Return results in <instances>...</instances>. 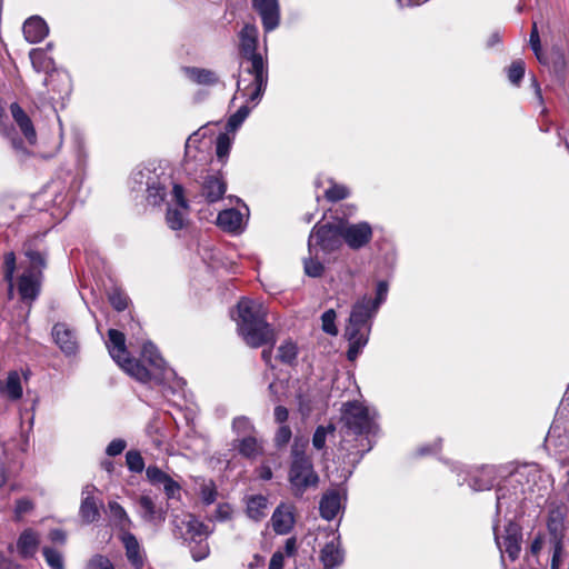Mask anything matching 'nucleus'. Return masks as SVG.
I'll return each mask as SVG.
<instances>
[{"instance_id": "f257e3e1", "label": "nucleus", "mask_w": 569, "mask_h": 569, "mask_svg": "<svg viewBox=\"0 0 569 569\" xmlns=\"http://www.w3.org/2000/svg\"><path fill=\"white\" fill-rule=\"evenodd\" d=\"M108 338L107 347L111 358L127 375L142 383L153 382L162 386L164 390H170L172 393L182 390L184 381L167 366L152 342H143L141 360H137L129 357L126 338L121 331L110 329Z\"/></svg>"}, {"instance_id": "f03ea898", "label": "nucleus", "mask_w": 569, "mask_h": 569, "mask_svg": "<svg viewBox=\"0 0 569 569\" xmlns=\"http://www.w3.org/2000/svg\"><path fill=\"white\" fill-rule=\"evenodd\" d=\"M378 413L376 409L359 401H349L341 408L342 430L347 436H361V449L357 450L355 462H359L363 455L373 447L371 437L379 432Z\"/></svg>"}, {"instance_id": "7ed1b4c3", "label": "nucleus", "mask_w": 569, "mask_h": 569, "mask_svg": "<svg viewBox=\"0 0 569 569\" xmlns=\"http://www.w3.org/2000/svg\"><path fill=\"white\" fill-rule=\"evenodd\" d=\"M131 190L144 192L146 202L152 207H160L169 194V189L180 186L173 181L171 170L162 166L148 164L138 167L131 173Z\"/></svg>"}, {"instance_id": "20e7f679", "label": "nucleus", "mask_w": 569, "mask_h": 569, "mask_svg": "<svg viewBox=\"0 0 569 569\" xmlns=\"http://www.w3.org/2000/svg\"><path fill=\"white\" fill-rule=\"evenodd\" d=\"M237 313L238 331L248 346L258 348L273 340L262 303L242 298L237 305Z\"/></svg>"}, {"instance_id": "39448f33", "label": "nucleus", "mask_w": 569, "mask_h": 569, "mask_svg": "<svg viewBox=\"0 0 569 569\" xmlns=\"http://www.w3.org/2000/svg\"><path fill=\"white\" fill-rule=\"evenodd\" d=\"M375 317L362 302L353 303L345 330V337L349 342L347 358L350 361H353L367 346Z\"/></svg>"}, {"instance_id": "423d86ee", "label": "nucleus", "mask_w": 569, "mask_h": 569, "mask_svg": "<svg viewBox=\"0 0 569 569\" xmlns=\"http://www.w3.org/2000/svg\"><path fill=\"white\" fill-rule=\"evenodd\" d=\"M241 66L243 73L251 76L252 80L243 88H241V84L244 79L238 80V91L247 97V102H252L253 107H257L264 94L269 80L267 47L263 49V54L242 58Z\"/></svg>"}, {"instance_id": "0eeeda50", "label": "nucleus", "mask_w": 569, "mask_h": 569, "mask_svg": "<svg viewBox=\"0 0 569 569\" xmlns=\"http://www.w3.org/2000/svg\"><path fill=\"white\" fill-rule=\"evenodd\" d=\"M39 210H51L54 220H62L69 212V181L56 178L48 182L33 198Z\"/></svg>"}, {"instance_id": "6e6552de", "label": "nucleus", "mask_w": 569, "mask_h": 569, "mask_svg": "<svg viewBox=\"0 0 569 569\" xmlns=\"http://www.w3.org/2000/svg\"><path fill=\"white\" fill-rule=\"evenodd\" d=\"M528 481V475L518 470L511 473L505 481L503 485L497 489V503L496 513L497 516L505 513V517L509 515H516L521 502L526 498L527 488L523 481Z\"/></svg>"}, {"instance_id": "1a4fd4ad", "label": "nucleus", "mask_w": 569, "mask_h": 569, "mask_svg": "<svg viewBox=\"0 0 569 569\" xmlns=\"http://www.w3.org/2000/svg\"><path fill=\"white\" fill-rule=\"evenodd\" d=\"M288 480L295 497H302L309 488H316L319 482L311 458L298 449L292 450Z\"/></svg>"}, {"instance_id": "9d476101", "label": "nucleus", "mask_w": 569, "mask_h": 569, "mask_svg": "<svg viewBox=\"0 0 569 569\" xmlns=\"http://www.w3.org/2000/svg\"><path fill=\"white\" fill-rule=\"evenodd\" d=\"M498 527V520H496L493 522L492 530L495 542L500 551L501 559H503V555L506 553L510 561L517 560L519 558L522 543V529L520 525L512 519H508V522L501 532Z\"/></svg>"}, {"instance_id": "9b49d317", "label": "nucleus", "mask_w": 569, "mask_h": 569, "mask_svg": "<svg viewBox=\"0 0 569 569\" xmlns=\"http://www.w3.org/2000/svg\"><path fill=\"white\" fill-rule=\"evenodd\" d=\"M342 228L331 223L316 224L308 239L309 254L320 249L325 253L333 252L339 249L342 241Z\"/></svg>"}, {"instance_id": "f8f14e48", "label": "nucleus", "mask_w": 569, "mask_h": 569, "mask_svg": "<svg viewBox=\"0 0 569 569\" xmlns=\"http://www.w3.org/2000/svg\"><path fill=\"white\" fill-rule=\"evenodd\" d=\"M36 232L29 236L22 243V253L29 261V269L43 271L48 266L49 248L46 242V233Z\"/></svg>"}, {"instance_id": "ddd939ff", "label": "nucleus", "mask_w": 569, "mask_h": 569, "mask_svg": "<svg viewBox=\"0 0 569 569\" xmlns=\"http://www.w3.org/2000/svg\"><path fill=\"white\" fill-rule=\"evenodd\" d=\"M171 202L168 203L166 222L171 230H181L186 227L189 213V202L182 186H173L170 191Z\"/></svg>"}, {"instance_id": "4468645a", "label": "nucleus", "mask_w": 569, "mask_h": 569, "mask_svg": "<svg viewBox=\"0 0 569 569\" xmlns=\"http://www.w3.org/2000/svg\"><path fill=\"white\" fill-rule=\"evenodd\" d=\"M44 87L48 89V102L54 111L53 102L58 99L68 97L71 92V78L64 70L53 69L43 80Z\"/></svg>"}, {"instance_id": "2eb2a0df", "label": "nucleus", "mask_w": 569, "mask_h": 569, "mask_svg": "<svg viewBox=\"0 0 569 569\" xmlns=\"http://www.w3.org/2000/svg\"><path fill=\"white\" fill-rule=\"evenodd\" d=\"M173 526L174 535L184 541H190V543L198 539H207L210 533L208 527L192 515H186L182 519L174 516Z\"/></svg>"}, {"instance_id": "dca6fc26", "label": "nucleus", "mask_w": 569, "mask_h": 569, "mask_svg": "<svg viewBox=\"0 0 569 569\" xmlns=\"http://www.w3.org/2000/svg\"><path fill=\"white\" fill-rule=\"evenodd\" d=\"M341 228L342 239L352 250L365 248L372 239L373 231L367 221L341 224Z\"/></svg>"}, {"instance_id": "f3484780", "label": "nucleus", "mask_w": 569, "mask_h": 569, "mask_svg": "<svg viewBox=\"0 0 569 569\" xmlns=\"http://www.w3.org/2000/svg\"><path fill=\"white\" fill-rule=\"evenodd\" d=\"M140 508V517L153 526H161L164 523L167 518V506L157 502V497H151L148 493H143L138 499Z\"/></svg>"}, {"instance_id": "a211bd4d", "label": "nucleus", "mask_w": 569, "mask_h": 569, "mask_svg": "<svg viewBox=\"0 0 569 569\" xmlns=\"http://www.w3.org/2000/svg\"><path fill=\"white\" fill-rule=\"evenodd\" d=\"M252 8L261 18L266 32H271L280 23V6L278 0H252Z\"/></svg>"}, {"instance_id": "6ab92c4d", "label": "nucleus", "mask_w": 569, "mask_h": 569, "mask_svg": "<svg viewBox=\"0 0 569 569\" xmlns=\"http://www.w3.org/2000/svg\"><path fill=\"white\" fill-rule=\"evenodd\" d=\"M227 191V182L220 172L208 173L201 182L200 197L208 203L222 199Z\"/></svg>"}, {"instance_id": "aec40b11", "label": "nucleus", "mask_w": 569, "mask_h": 569, "mask_svg": "<svg viewBox=\"0 0 569 569\" xmlns=\"http://www.w3.org/2000/svg\"><path fill=\"white\" fill-rule=\"evenodd\" d=\"M51 333L53 341L67 357L74 356L77 353L79 348L77 335L67 323H56Z\"/></svg>"}, {"instance_id": "412c9836", "label": "nucleus", "mask_w": 569, "mask_h": 569, "mask_svg": "<svg viewBox=\"0 0 569 569\" xmlns=\"http://www.w3.org/2000/svg\"><path fill=\"white\" fill-rule=\"evenodd\" d=\"M146 477L152 486H162L167 499H176L180 496L181 487L168 473L157 466H149L146 469Z\"/></svg>"}, {"instance_id": "4be33fe9", "label": "nucleus", "mask_w": 569, "mask_h": 569, "mask_svg": "<svg viewBox=\"0 0 569 569\" xmlns=\"http://www.w3.org/2000/svg\"><path fill=\"white\" fill-rule=\"evenodd\" d=\"M42 272L38 270H26L18 280V291L23 301H33L40 292Z\"/></svg>"}, {"instance_id": "5701e85b", "label": "nucleus", "mask_w": 569, "mask_h": 569, "mask_svg": "<svg viewBox=\"0 0 569 569\" xmlns=\"http://www.w3.org/2000/svg\"><path fill=\"white\" fill-rule=\"evenodd\" d=\"M97 488L93 485H87L82 489V500L79 515L86 523H92L98 521L100 518V503L93 496Z\"/></svg>"}, {"instance_id": "b1692460", "label": "nucleus", "mask_w": 569, "mask_h": 569, "mask_svg": "<svg viewBox=\"0 0 569 569\" xmlns=\"http://www.w3.org/2000/svg\"><path fill=\"white\" fill-rule=\"evenodd\" d=\"M239 53L241 58L263 54L259 52L258 49V39H259V30L252 23H246L240 30L239 34Z\"/></svg>"}, {"instance_id": "393cba45", "label": "nucleus", "mask_w": 569, "mask_h": 569, "mask_svg": "<svg viewBox=\"0 0 569 569\" xmlns=\"http://www.w3.org/2000/svg\"><path fill=\"white\" fill-rule=\"evenodd\" d=\"M271 523L276 533H289L295 525L293 508L284 503L279 505L272 513Z\"/></svg>"}, {"instance_id": "a878e982", "label": "nucleus", "mask_w": 569, "mask_h": 569, "mask_svg": "<svg viewBox=\"0 0 569 569\" xmlns=\"http://www.w3.org/2000/svg\"><path fill=\"white\" fill-rule=\"evenodd\" d=\"M40 545V535L32 528L24 529L18 540L17 550L21 558L29 559L34 557Z\"/></svg>"}, {"instance_id": "bb28decb", "label": "nucleus", "mask_w": 569, "mask_h": 569, "mask_svg": "<svg viewBox=\"0 0 569 569\" xmlns=\"http://www.w3.org/2000/svg\"><path fill=\"white\" fill-rule=\"evenodd\" d=\"M191 153L192 156L190 157L187 153V150H184V160L182 164L183 171L190 177L196 176L198 172H203L211 159L209 148L196 149Z\"/></svg>"}, {"instance_id": "cd10ccee", "label": "nucleus", "mask_w": 569, "mask_h": 569, "mask_svg": "<svg viewBox=\"0 0 569 569\" xmlns=\"http://www.w3.org/2000/svg\"><path fill=\"white\" fill-rule=\"evenodd\" d=\"M217 226L229 233H240L243 230V214L237 209H224L217 216Z\"/></svg>"}, {"instance_id": "c85d7f7f", "label": "nucleus", "mask_w": 569, "mask_h": 569, "mask_svg": "<svg viewBox=\"0 0 569 569\" xmlns=\"http://www.w3.org/2000/svg\"><path fill=\"white\" fill-rule=\"evenodd\" d=\"M232 446L239 455L250 460H254L263 453V441L256 435L238 438L233 440Z\"/></svg>"}, {"instance_id": "c756f323", "label": "nucleus", "mask_w": 569, "mask_h": 569, "mask_svg": "<svg viewBox=\"0 0 569 569\" xmlns=\"http://www.w3.org/2000/svg\"><path fill=\"white\" fill-rule=\"evenodd\" d=\"M120 540L126 549L128 561L136 568L141 569L144 563V555L140 543L133 533L124 532L120 535Z\"/></svg>"}, {"instance_id": "7c9ffc66", "label": "nucleus", "mask_w": 569, "mask_h": 569, "mask_svg": "<svg viewBox=\"0 0 569 569\" xmlns=\"http://www.w3.org/2000/svg\"><path fill=\"white\" fill-rule=\"evenodd\" d=\"M22 30L26 40L30 43H38L42 41L49 33L47 22L38 16L27 19L23 23Z\"/></svg>"}, {"instance_id": "2f4dec72", "label": "nucleus", "mask_w": 569, "mask_h": 569, "mask_svg": "<svg viewBox=\"0 0 569 569\" xmlns=\"http://www.w3.org/2000/svg\"><path fill=\"white\" fill-rule=\"evenodd\" d=\"M10 111L12 114V118L17 126L19 127L20 131L24 136V138L33 144L37 140L36 130L33 127V123L30 119V117L24 112V110L17 103L13 102L10 106Z\"/></svg>"}, {"instance_id": "473e14b6", "label": "nucleus", "mask_w": 569, "mask_h": 569, "mask_svg": "<svg viewBox=\"0 0 569 569\" xmlns=\"http://www.w3.org/2000/svg\"><path fill=\"white\" fill-rule=\"evenodd\" d=\"M343 550L340 548L339 539L326 543L320 552V560L326 569H335L343 562Z\"/></svg>"}, {"instance_id": "72a5a7b5", "label": "nucleus", "mask_w": 569, "mask_h": 569, "mask_svg": "<svg viewBox=\"0 0 569 569\" xmlns=\"http://www.w3.org/2000/svg\"><path fill=\"white\" fill-rule=\"evenodd\" d=\"M0 395L4 396L10 401H18L22 398L23 388L18 371H10L4 382L0 380Z\"/></svg>"}, {"instance_id": "f704fd0d", "label": "nucleus", "mask_w": 569, "mask_h": 569, "mask_svg": "<svg viewBox=\"0 0 569 569\" xmlns=\"http://www.w3.org/2000/svg\"><path fill=\"white\" fill-rule=\"evenodd\" d=\"M184 76L192 82L201 86H214L219 82V76L210 69L198 67H183Z\"/></svg>"}, {"instance_id": "c9c22d12", "label": "nucleus", "mask_w": 569, "mask_h": 569, "mask_svg": "<svg viewBox=\"0 0 569 569\" xmlns=\"http://www.w3.org/2000/svg\"><path fill=\"white\" fill-rule=\"evenodd\" d=\"M341 509V499L337 491L325 493L319 503L320 516L325 520H332L337 517Z\"/></svg>"}, {"instance_id": "e433bc0d", "label": "nucleus", "mask_w": 569, "mask_h": 569, "mask_svg": "<svg viewBox=\"0 0 569 569\" xmlns=\"http://www.w3.org/2000/svg\"><path fill=\"white\" fill-rule=\"evenodd\" d=\"M108 515L112 525L117 527L121 533L129 532V529L132 526V521L120 503L117 501H109Z\"/></svg>"}, {"instance_id": "4c0bfd02", "label": "nucleus", "mask_w": 569, "mask_h": 569, "mask_svg": "<svg viewBox=\"0 0 569 569\" xmlns=\"http://www.w3.org/2000/svg\"><path fill=\"white\" fill-rule=\"evenodd\" d=\"M496 481L495 467H482L470 480V488L473 491L489 490Z\"/></svg>"}, {"instance_id": "58836bf2", "label": "nucleus", "mask_w": 569, "mask_h": 569, "mask_svg": "<svg viewBox=\"0 0 569 569\" xmlns=\"http://www.w3.org/2000/svg\"><path fill=\"white\" fill-rule=\"evenodd\" d=\"M388 295V283L386 281H379L376 288V298L363 296L356 302H362L371 315H377L380 306L386 301Z\"/></svg>"}, {"instance_id": "ea45409f", "label": "nucleus", "mask_w": 569, "mask_h": 569, "mask_svg": "<svg viewBox=\"0 0 569 569\" xmlns=\"http://www.w3.org/2000/svg\"><path fill=\"white\" fill-rule=\"evenodd\" d=\"M29 58L37 72H46L48 74L51 70L56 69L53 59L48 57L43 49H32L29 52Z\"/></svg>"}, {"instance_id": "a19ab883", "label": "nucleus", "mask_w": 569, "mask_h": 569, "mask_svg": "<svg viewBox=\"0 0 569 569\" xmlns=\"http://www.w3.org/2000/svg\"><path fill=\"white\" fill-rule=\"evenodd\" d=\"M268 499L262 495L252 496L247 501V515L258 521L266 516Z\"/></svg>"}, {"instance_id": "79ce46f5", "label": "nucleus", "mask_w": 569, "mask_h": 569, "mask_svg": "<svg viewBox=\"0 0 569 569\" xmlns=\"http://www.w3.org/2000/svg\"><path fill=\"white\" fill-rule=\"evenodd\" d=\"M17 267V258L13 251L6 252L3 256V279L8 283V293L10 297L13 295V280Z\"/></svg>"}, {"instance_id": "37998d69", "label": "nucleus", "mask_w": 569, "mask_h": 569, "mask_svg": "<svg viewBox=\"0 0 569 569\" xmlns=\"http://www.w3.org/2000/svg\"><path fill=\"white\" fill-rule=\"evenodd\" d=\"M252 102H247L241 106L234 113H232L227 122L226 129L228 132H236L244 120L249 117L251 110L253 109Z\"/></svg>"}, {"instance_id": "c03bdc74", "label": "nucleus", "mask_w": 569, "mask_h": 569, "mask_svg": "<svg viewBox=\"0 0 569 569\" xmlns=\"http://www.w3.org/2000/svg\"><path fill=\"white\" fill-rule=\"evenodd\" d=\"M232 431L239 437H250L256 435V428L252 421L246 416L236 417L232 420Z\"/></svg>"}, {"instance_id": "a18cd8bd", "label": "nucleus", "mask_w": 569, "mask_h": 569, "mask_svg": "<svg viewBox=\"0 0 569 569\" xmlns=\"http://www.w3.org/2000/svg\"><path fill=\"white\" fill-rule=\"evenodd\" d=\"M233 143V138L228 133H220L216 140V154L218 160L223 164L226 163Z\"/></svg>"}, {"instance_id": "49530a36", "label": "nucleus", "mask_w": 569, "mask_h": 569, "mask_svg": "<svg viewBox=\"0 0 569 569\" xmlns=\"http://www.w3.org/2000/svg\"><path fill=\"white\" fill-rule=\"evenodd\" d=\"M548 531L550 533V539L563 538L562 529V515L559 510H552L549 515L547 522Z\"/></svg>"}, {"instance_id": "de8ad7c7", "label": "nucleus", "mask_w": 569, "mask_h": 569, "mask_svg": "<svg viewBox=\"0 0 569 569\" xmlns=\"http://www.w3.org/2000/svg\"><path fill=\"white\" fill-rule=\"evenodd\" d=\"M298 355V348L296 343H293L290 340L284 341L280 347L278 348V359L287 365H291L297 359Z\"/></svg>"}, {"instance_id": "09e8293b", "label": "nucleus", "mask_w": 569, "mask_h": 569, "mask_svg": "<svg viewBox=\"0 0 569 569\" xmlns=\"http://www.w3.org/2000/svg\"><path fill=\"white\" fill-rule=\"evenodd\" d=\"M42 555L51 569H64L63 556L59 550L51 547H43Z\"/></svg>"}, {"instance_id": "8fccbe9b", "label": "nucleus", "mask_w": 569, "mask_h": 569, "mask_svg": "<svg viewBox=\"0 0 569 569\" xmlns=\"http://www.w3.org/2000/svg\"><path fill=\"white\" fill-rule=\"evenodd\" d=\"M305 272L309 277H320L323 272V264L318 259V250L313 251V254H310L309 258H306L303 261Z\"/></svg>"}, {"instance_id": "3c124183", "label": "nucleus", "mask_w": 569, "mask_h": 569, "mask_svg": "<svg viewBox=\"0 0 569 569\" xmlns=\"http://www.w3.org/2000/svg\"><path fill=\"white\" fill-rule=\"evenodd\" d=\"M335 430H336V428L333 425H328L327 427L318 426L312 436V446L317 450L323 449L326 446L327 436L329 433H333Z\"/></svg>"}, {"instance_id": "603ef678", "label": "nucleus", "mask_w": 569, "mask_h": 569, "mask_svg": "<svg viewBox=\"0 0 569 569\" xmlns=\"http://www.w3.org/2000/svg\"><path fill=\"white\" fill-rule=\"evenodd\" d=\"M552 546V558L550 569H560L563 561V541L561 538L550 539Z\"/></svg>"}, {"instance_id": "864d4df0", "label": "nucleus", "mask_w": 569, "mask_h": 569, "mask_svg": "<svg viewBox=\"0 0 569 569\" xmlns=\"http://www.w3.org/2000/svg\"><path fill=\"white\" fill-rule=\"evenodd\" d=\"M126 463L128 469L132 472H142L144 469V460L141 453L137 450H129L126 453Z\"/></svg>"}, {"instance_id": "5fc2aeb1", "label": "nucleus", "mask_w": 569, "mask_h": 569, "mask_svg": "<svg viewBox=\"0 0 569 569\" xmlns=\"http://www.w3.org/2000/svg\"><path fill=\"white\" fill-rule=\"evenodd\" d=\"M109 301L117 311H123L128 307L129 298L120 289L114 288L109 293Z\"/></svg>"}, {"instance_id": "6e6d98bb", "label": "nucleus", "mask_w": 569, "mask_h": 569, "mask_svg": "<svg viewBox=\"0 0 569 569\" xmlns=\"http://www.w3.org/2000/svg\"><path fill=\"white\" fill-rule=\"evenodd\" d=\"M336 311L333 309H329L325 311L321 316L322 330L331 336H337L338 329L336 327Z\"/></svg>"}, {"instance_id": "4d7b16f0", "label": "nucleus", "mask_w": 569, "mask_h": 569, "mask_svg": "<svg viewBox=\"0 0 569 569\" xmlns=\"http://www.w3.org/2000/svg\"><path fill=\"white\" fill-rule=\"evenodd\" d=\"M325 196L327 200L336 202L346 199L349 196V190L343 184L332 183L331 187L326 190Z\"/></svg>"}, {"instance_id": "13d9d810", "label": "nucleus", "mask_w": 569, "mask_h": 569, "mask_svg": "<svg viewBox=\"0 0 569 569\" xmlns=\"http://www.w3.org/2000/svg\"><path fill=\"white\" fill-rule=\"evenodd\" d=\"M204 134L200 132V130H197L194 131L193 133H191L189 136V138L187 139L186 141V148L184 150H187V153L191 157L192 153L196 149H204V148H209L208 146H206L203 142H202V139H203Z\"/></svg>"}, {"instance_id": "bf43d9fd", "label": "nucleus", "mask_w": 569, "mask_h": 569, "mask_svg": "<svg viewBox=\"0 0 569 569\" xmlns=\"http://www.w3.org/2000/svg\"><path fill=\"white\" fill-rule=\"evenodd\" d=\"M194 545L193 546H190V552H191V556L192 558L196 560V561H200V560H203L204 558L208 557L209 555V545L207 542V539H198L197 541H193Z\"/></svg>"}, {"instance_id": "052dcab7", "label": "nucleus", "mask_w": 569, "mask_h": 569, "mask_svg": "<svg viewBox=\"0 0 569 569\" xmlns=\"http://www.w3.org/2000/svg\"><path fill=\"white\" fill-rule=\"evenodd\" d=\"M525 74V63L521 60L513 61L508 69V79L513 84H519Z\"/></svg>"}, {"instance_id": "680f3d73", "label": "nucleus", "mask_w": 569, "mask_h": 569, "mask_svg": "<svg viewBox=\"0 0 569 569\" xmlns=\"http://www.w3.org/2000/svg\"><path fill=\"white\" fill-rule=\"evenodd\" d=\"M529 42H530V47H531L532 51L535 52V56L537 57V59L540 62H545L543 54L541 51L540 37H539L538 27H537L536 22H533V24H532Z\"/></svg>"}, {"instance_id": "e2e57ef3", "label": "nucleus", "mask_w": 569, "mask_h": 569, "mask_svg": "<svg viewBox=\"0 0 569 569\" xmlns=\"http://www.w3.org/2000/svg\"><path fill=\"white\" fill-rule=\"evenodd\" d=\"M200 496L204 505L213 503L217 499V490L213 482L202 485Z\"/></svg>"}, {"instance_id": "0e129e2a", "label": "nucleus", "mask_w": 569, "mask_h": 569, "mask_svg": "<svg viewBox=\"0 0 569 569\" xmlns=\"http://www.w3.org/2000/svg\"><path fill=\"white\" fill-rule=\"evenodd\" d=\"M88 569H114L112 562L104 556L96 555L88 562Z\"/></svg>"}, {"instance_id": "69168bd1", "label": "nucleus", "mask_w": 569, "mask_h": 569, "mask_svg": "<svg viewBox=\"0 0 569 569\" xmlns=\"http://www.w3.org/2000/svg\"><path fill=\"white\" fill-rule=\"evenodd\" d=\"M127 442L123 439L117 438L113 439L106 448V453L109 457H116L122 453L126 449Z\"/></svg>"}, {"instance_id": "338daca9", "label": "nucleus", "mask_w": 569, "mask_h": 569, "mask_svg": "<svg viewBox=\"0 0 569 569\" xmlns=\"http://www.w3.org/2000/svg\"><path fill=\"white\" fill-rule=\"evenodd\" d=\"M290 438H291L290 427L282 425V426H280V428L278 429V431L276 433L274 442L278 447H282L289 442Z\"/></svg>"}, {"instance_id": "774afa93", "label": "nucleus", "mask_w": 569, "mask_h": 569, "mask_svg": "<svg viewBox=\"0 0 569 569\" xmlns=\"http://www.w3.org/2000/svg\"><path fill=\"white\" fill-rule=\"evenodd\" d=\"M231 513H232V509H231L230 505L220 503V505H218V507L216 509V513H214L213 518L218 521H226V520L230 519Z\"/></svg>"}]
</instances>
